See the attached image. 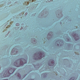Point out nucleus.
Returning <instances> with one entry per match:
<instances>
[{"label": "nucleus", "mask_w": 80, "mask_h": 80, "mask_svg": "<svg viewBox=\"0 0 80 80\" xmlns=\"http://www.w3.org/2000/svg\"><path fill=\"white\" fill-rule=\"evenodd\" d=\"M27 59L21 58L16 61L14 63V65L17 67H19L20 66H23V65H24L25 63H27Z\"/></svg>", "instance_id": "nucleus-1"}, {"label": "nucleus", "mask_w": 80, "mask_h": 80, "mask_svg": "<svg viewBox=\"0 0 80 80\" xmlns=\"http://www.w3.org/2000/svg\"><path fill=\"white\" fill-rule=\"evenodd\" d=\"M44 57H45V53L43 52H39L34 53L32 55V58L33 60H40Z\"/></svg>", "instance_id": "nucleus-2"}, {"label": "nucleus", "mask_w": 80, "mask_h": 80, "mask_svg": "<svg viewBox=\"0 0 80 80\" xmlns=\"http://www.w3.org/2000/svg\"><path fill=\"white\" fill-rule=\"evenodd\" d=\"M16 69L13 68H8L7 70L4 73L3 77H10L12 74H13Z\"/></svg>", "instance_id": "nucleus-3"}, {"label": "nucleus", "mask_w": 80, "mask_h": 80, "mask_svg": "<svg viewBox=\"0 0 80 80\" xmlns=\"http://www.w3.org/2000/svg\"><path fill=\"white\" fill-rule=\"evenodd\" d=\"M55 44L56 46H58V47H62L64 43H63V40H58L56 41Z\"/></svg>", "instance_id": "nucleus-4"}, {"label": "nucleus", "mask_w": 80, "mask_h": 80, "mask_svg": "<svg viewBox=\"0 0 80 80\" xmlns=\"http://www.w3.org/2000/svg\"><path fill=\"white\" fill-rule=\"evenodd\" d=\"M19 53V49L15 48H13L11 51V54L12 55H17Z\"/></svg>", "instance_id": "nucleus-5"}, {"label": "nucleus", "mask_w": 80, "mask_h": 80, "mask_svg": "<svg viewBox=\"0 0 80 80\" xmlns=\"http://www.w3.org/2000/svg\"><path fill=\"white\" fill-rule=\"evenodd\" d=\"M62 11L58 10L56 11V14L58 18H62L63 14H62Z\"/></svg>", "instance_id": "nucleus-6"}, {"label": "nucleus", "mask_w": 80, "mask_h": 80, "mask_svg": "<svg viewBox=\"0 0 80 80\" xmlns=\"http://www.w3.org/2000/svg\"><path fill=\"white\" fill-rule=\"evenodd\" d=\"M27 74L26 75H23L22 77V78L21 76V75L18 72L16 73L14 76V77H17L18 79H20V80H22L23 78H25V76H27Z\"/></svg>", "instance_id": "nucleus-7"}, {"label": "nucleus", "mask_w": 80, "mask_h": 80, "mask_svg": "<svg viewBox=\"0 0 80 80\" xmlns=\"http://www.w3.org/2000/svg\"><path fill=\"white\" fill-rule=\"evenodd\" d=\"M68 47L67 48H65V50H71L73 49V44L68 43H66Z\"/></svg>", "instance_id": "nucleus-8"}, {"label": "nucleus", "mask_w": 80, "mask_h": 80, "mask_svg": "<svg viewBox=\"0 0 80 80\" xmlns=\"http://www.w3.org/2000/svg\"><path fill=\"white\" fill-rule=\"evenodd\" d=\"M48 64L49 66H53L55 65V61L54 60H52V59L48 60Z\"/></svg>", "instance_id": "nucleus-9"}, {"label": "nucleus", "mask_w": 80, "mask_h": 80, "mask_svg": "<svg viewBox=\"0 0 80 80\" xmlns=\"http://www.w3.org/2000/svg\"><path fill=\"white\" fill-rule=\"evenodd\" d=\"M53 37V32H49L47 36V38L48 40H50Z\"/></svg>", "instance_id": "nucleus-10"}, {"label": "nucleus", "mask_w": 80, "mask_h": 80, "mask_svg": "<svg viewBox=\"0 0 80 80\" xmlns=\"http://www.w3.org/2000/svg\"><path fill=\"white\" fill-rule=\"evenodd\" d=\"M66 42H72V40H71V38L68 36L67 35V36L64 37L63 36Z\"/></svg>", "instance_id": "nucleus-11"}, {"label": "nucleus", "mask_w": 80, "mask_h": 80, "mask_svg": "<svg viewBox=\"0 0 80 80\" xmlns=\"http://www.w3.org/2000/svg\"><path fill=\"white\" fill-rule=\"evenodd\" d=\"M72 35L74 37L76 41H77L78 40H79L80 38V36L78 35V34H72Z\"/></svg>", "instance_id": "nucleus-12"}, {"label": "nucleus", "mask_w": 80, "mask_h": 80, "mask_svg": "<svg viewBox=\"0 0 80 80\" xmlns=\"http://www.w3.org/2000/svg\"><path fill=\"white\" fill-rule=\"evenodd\" d=\"M35 40V39L34 38H32L31 39V43H33V44H35V45H38V44H37V42Z\"/></svg>", "instance_id": "nucleus-13"}, {"label": "nucleus", "mask_w": 80, "mask_h": 80, "mask_svg": "<svg viewBox=\"0 0 80 80\" xmlns=\"http://www.w3.org/2000/svg\"><path fill=\"white\" fill-rule=\"evenodd\" d=\"M33 66L34 67V69L35 70H38L39 68L40 67V66L39 65V64L37 65H35L34 64H32Z\"/></svg>", "instance_id": "nucleus-14"}, {"label": "nucleus", "mask_w": 80, "mask_h": 80, "mask_svg": "<svg viewBox=\"0 0 80 80\" xmlns=\"http://www.w3.org/2000/svg\"><path fill=\"white\" fill-rule=\"evenodd\" d=\"M48 75L47 74V73H43L42 74H41V76L42 78H45L47 77Z\"/></svg>", "instance_id": "nucleus-15"}, {"label": "nucleus", "mask_w": 80, "mask_h": 80, "mask_svg": "<svg viewBox=\"0 0 80 80\" xmlns=\"http://www.w3.org/2000/svg\"><path fill=\"white\" fill-rule=\"evenodd\" d=\"M77 80V78H75V77H72L70 78V79L69 80Z\"/></svg>", "instance_id": "nucleus-16"}, {"label": "nucleus", "mask_w": 80, "mask_h": 80, "mask_svg": "<svg viewBox=\"0 0 80 80\" xmlns=\"http://www.w3.org/2000/svg\"><path fill=\"white\" fill-rule=\"evenodd\" d=\"M38 17L39 18H42V17H43V15H41V16H40V14H39Z\"/></svg>", "instance_id": "nucleus-17"}, {"label": "nucleus", "mask_w": 80, "mask_h": 80, "mask_svg": "<svg viewBox=\"0 0 80 80\" xmlns=\"http://www.w3.org/2000/svg\"><path fill=\"white\" fill-rule=\"evenodd\" d=\"M29 61L30 62H31V63H32V60L30 59Z\"/></svg>", "instance_id": "nucleus-18"}, {"label": "nucleus", "mask_w": 80, "mask_h": 80, "mask_svg": "<svg viewBox=\"0 0 80 80\" xmlns=\"http://www.w3.org/2000/svg\"><path fill=\"white\" fill-rule=\"evenodd\" d=\"M19 24H18V23L16 24V26H17V27L19 26Z\"/></svg>", "instance_id": "nucleus-19"}, {"label": "nucleus", "mask_w": 80, "mask_h": 80, "mask_svg": "<svg viewBox=\"0 0 80 80\" xmlns=\"http://www.w3.org/2000/svg\"><path fill=\"white\" fill-rule=\"evenodd\" d=\"M26 29H27V28H26V27H25L23 29V30H26Z\"/></svg>", "instance_id": "nucleus-20"}, {"label": "nucleus", "mask_w": 80, "mask_h": 80, "mask_svg": "<svg viewBox=\"0 0 80 80\" xmlns=\"http://www.w3.org/2000/svg\"><path fill=\"white\" fill-rule=\"evenodd\" d=\"M4 50L5 51V50H6V48H5L4 49Z\"/></svg>", "instance_id": "nucleus-21"}, {"label": "nucleus", "mask_w": 80, "mask_h": 80, "mask_svg": "<svg viewBox=\"0 0 80 80\" xmlns=\"http://www.w3.org/2000/svg\"><path fill=\"white\" fill-rule=\"evenodd\" d=\"M44 13H45V14H47V12H44Z\"/></svg>", "instance_id": "nucleus-22"}, {"label": "nucleus", "mask_w": 80, "mask_h": 80, "mask_svg": "<svg viewBox=\"0 0 80 80\" xmlns=\"http://www.w3.org/2000/svg\"><path fill=\"white\" fill-rule=\"evenodd\" d=\"M28 80H34V79H30Z\"/></svg>", "instance_id": "nucleus-23"}, {"label": "nucleus", "mask_w": 80, "mask_h": 80, "mask_svg": "<svg viewBox=\"0 0 80 80\" xmlns=\"http://www.w3.org/2000/svg\"><path fill=\"white\" fill-rule=\"evenodd\" d=\"M45 9H44V10H43L42 11V12H44V11H45Z\"/></svg>", "instance_id": "nucleus-24"}, {"label": "nucleus", "mask_w": 80, "mask_h": 80, "mask_svg": "<svg viewBox=\"0 0 80 80\" xmlns=\"http://www.w3.org/2000/svg\"><path fill=\"white\" fill-rule=\"evenodd\" d=\"M5 48H7V47H6V46H4V48H5Z\"/></svg>", "instance_id": "nucleus-25"}, {"label": "nucleus", "mask_w": 80, "mask_h": 80, "mask_svg": "<svg viewBox=\"0 0 80 80\" xmlns=\"http://www.w3.org/2000/svg\"><path fill=\"white\" fill-rule=\"evenodd\" d=\"M44 18H47V16H45V17H44Z\"/></svg>", "instance_id": "nucleus-26"}, {"label": "nucleus", "mask_w": 80, "mask_h": 80, "mask_svg": "<svg viewBox=\"0 0 80 80\" xmlns=\"http://www.w3.org/2000/svg\"><path fill=\"white\" fill-rule=\"evenodd\" d=\"M3 80H7V79H3Z\"/></svg>", "instance_id": "nucleus-27"}, {"label": "nucleus", "mask_w": 80, "mask_h": 80, "mask_svg": "<svg viewBox=\"0 0 80 80\" xmlns=\"http://www.w3.org/2000/svg\"><path fill=\"white\" fill-rule=\"evenodd\" d=\"M60 23L61 24H62V22H61Z\"/></svg>", "instance_id": "nucleus-28"}, {"label": "nucleus", "mask_w": 80, "mask_h": 80, "mask_svg": "<svg viewBox=\"0 0 80 80\" xmlns=\"http://www.w3.org/2000/svg\"><path fill=\"white\" fill-rule=\"evenodd\" d=\"M1 55L2 56H3V55H1Z\"/></svg>", "instance_id": "nucleus-29"}, {"label": "nucleus", "mask_w": 80, "mask_h": 80, "mask_svg": "<svg viewBox=\"0 0 80 80\" xmlns=\"http://www.w3.org/2000/svg\"><path fill=\"white\" fill-rule=\"evenodd\" d=\"M20 51H21V49H20Z\"/></svg>", "instance_id": "nucleus-30"}, {"label": "nucleus", "mask_w": 80, "mask_h": 80, "mask_svg": "<svg viewBox=\"0 0 80 80\" xmlns=\"http://www.w3.org/2000/svg\"><path fill=\"white\" fill-rule=\"evenodd\" d=\"M67 18H68V17H67Z\"/></svg>", "instance_id": "nucleus-31"}, {"label": "nucleus", "mask_w": 80, "mask_h": 80, "mask_svg": "<svg viewBox=\"0 0 80 80\" xmlns=\"http://www.w3.org/2000/svg\"><path fill=\"white\" fill-rule=\"evenodd\" d=\"M64 65H65V64H64Z\"/></svg>", "instance_id": "nucleus-32"}, {"label": "nucleus", "mask_w": 80, "mask_h": 80, "mask_svg": "<svg viewBox=\"0 0 80 80\" xmlns=\"http://www.w3.org/2000/svg\"><path fill=\"white\" fill-rule=\"evenodd\" d=\"M64 67V68H65V67Z\"/></svg>", "instance_id": "nucleus-33"}, {"label": "nucleus", "mask_w": 80, "mask_h": 80, "mask_svg": "<svg viewBox=\"0 0 80 80\" xmlns=\"http://www.w3.org/2000/svg\"><path fill=\"white\" fill-rule=\"evenodd\" d=\"M0 75H1V74Z\"/></svg>", "instance_id": "nucleus-34"}, {"label": "nucleus", "mask_w": 80, "mask_h": 80, "mask_svg": "<svg viewBox=\"0 0 80 80\" xmlns=\"http://www.w3.org/2000/svg\"><path fill=\"white\" fill-rule=\"evenodd\" d=\"M44 66L43 67H44Z\"/></svg>", "instance_id": "nucleus-35"}]
</instances>
